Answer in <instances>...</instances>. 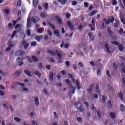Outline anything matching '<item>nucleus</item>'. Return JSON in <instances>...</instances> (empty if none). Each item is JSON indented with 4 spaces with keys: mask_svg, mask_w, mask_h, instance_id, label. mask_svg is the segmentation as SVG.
<instances>
[{
    "mask_svg": "<svg viewBox=\"0 0 125 125\" xmlns=\"http://www.w3.org/2000/svg\"><path fill=\"white\" fill-rule=\"evenodd\" d=\"M56 53L57 56H58V63H62L63 60L61 58H62V55H61L60 52L59 51L56 50Z\"/></svg>",
    "mask_w": 125,
    "mask_h": 125,
    "instance_id": "f257e3e1",
    "label": "nucleus"
},
{
    "mask_svg": "<svg viewBox=\"0 0 125 125\" xmlns=\"http://www.w3.org/2000/svg\"><path fill=\"white\" fill-rule=\"evenodd\" d=\"M115 21V18L113 16L110 17L108 21H107V20L105 19V23L106 25H110V23H113Z\"/></svg>",
    "mask_w": 125,
    "mask_h": 125,
    "instance_id": "f03ea898",
    "label": "nucleus"
},
{
    "mask_svg": "<svg viewBox=\"0 0 125 125\" xmlns=\"http://www.w3.org/2000/svg\"><path fill=\"white\" fill-rule=\"evenodd\" d=\"M61 48H63V47H64V48H66V49H68L69 48V44L68 43H65L64 41H62V42L61 44L60 45Z\"/></svg>",
    "mask_w": 125,
    "mask_h": 125,
    "instance_id": "7ed1b4c3",
    "label": "nucleus"
},
{
    "mask_svg": "<svg viewBox=\"0 0 125 125\" xmlns=\"http://www.w3.org/2000/svg\"><path fill=\"white\" fill-rule=\"evenodd\" d=\"M25 54V52L24 51H17L15 52L16 56H21Z\"/></svg>",
    "mask_w": 125,
    "mask_h": 125,
    "instance_id": "20e7f679",
    "label": "nucleus"
},
{
    "mask_svg": "<svg viewBox=\"0 0 125 125\" xmlns=\"http://www.w3.org/2000/svg\"><path fill=\"white\" fill-rule=\"evenodd\" d=\"M21 42L22 43V45L24 46V49H27V48H28V47L29 46V44L27 43V42L24 40L22 41Z\"/></svg>",
    "mask_w": 125,
    "mask_h": 125,
    "instance_id": "39448f33",
    "label": "nucleus"
},
{
    "mask_svg": "<svg viewBox=\"0 0 125 125\" xmlns=\"http://www.w3.org/2000/svg\"><path fill=\"white\" fill-rule=\"evenodd\" d=\"M12 43V41L10 40L8 42V45L9 46L8 47V48L6 50V51H9L10 50V48H11V47H13V45H11Z\"/></svg>",
    "mask_w": 125,
    "mask_h": 125,
    "instance_id": "423d86ee",
    "label": "nucleus"
},
{
    "mask_svg": "<svg viewBox=\"0 0 125 125\" xmlns=\"http://www.w3.org/2000/svg\"><path fill=\"white\" fill-rule=\"evenodd\" d=\"M74 107L76 108V109H80L81 108V107H82V103H75L74 104Z\"/></svg>",
    "mask_w": 125,
    "mask_h": 125,
    "instance_id": "0eeeda50",
    "label": "nucleus"
},
{
    "mask_svg": "<svg viewBox=\"0 0 125 125\" xmlns=\"http://www.w3.org/2000/svg\"><path fill=\"white\" fill-rule=\"evenodd\" d=\"M32 21L33 24H36L39 21V18L37 17H34L32 18Z\"/></svg>",
    "mask_w": 125,
    "mask_h": 125,
    "instance_id": "6e6552de",
    "label": "nucleus"
},
{
    "mask_svg": "<svg viewBox=\"0 0 125 125\" xmlns=\"http://www.w3.org/2000/svg\"><path fill=\"white\" fill-rule=\"evenodd\" d=\"M27 29L31 28V18H30V17H28V18L27 19Z\"/></svg>",
    "mask_w": 125,
    "mask_h": 125,
    "instance_id": "1a4fd4ad",
    "label": "nucleus"
},
{
    "mask_svg": "<svg viewBox=\"0 0 125 125\" xmlns=\"http://www.w3.org/2000/svg\"><path fill=\"white\" fill-rule=\"evenodd\" d=\"M67 0H57L58 2L62 4V5H64L65 3H67Z\"/></svg>",
    "mask_w": 125,
    "mask_h": 125,
    "instance_id": "9d476101",
    "label": "nucleus"
},
{
    "mask_svg": "<svg viewBox=\"0 0 125 125\" xmlns=\"http://www.w3.org/2000/svg\"><path fill=\"white\" fill-rule=\"evenodd\" d=\"M55 18L58 24H59V25H61V24L62 23V21H61V19H60V17H58V16H56Z\"/></svg>",
    "mask_w": 125,
    "mask_h": 125,
    "instance_id": "9b49d317",
    "label": "nucleus"
},
{
    "mask_svg": "<svg viewBox=\"0 0 125 125\" xmlns=\"http://www.w3.org/2000/svg\"><path fill=\"white\" fill-rule=\"evenodd\" d=\"M67 25H68L69 28H70V29L71 30H73V23L72 22H71V21H67Z\"/></svg>",
    "mask_w": 125,
    "mask_h": 125,
    "instance_id": "f8f14e48",
    "label": "nucleus"
},
{
    "mask_svg": "<svg viewBox=\"0 0 125 125\" xmlns=\"http://www.w3.org/2000/svg\"><path fill=\"white\" fill-rule=\"evenodd\" d=\"M41 17H42L43 18H46L47 17V15L45 12H42L40 14Z\"/></svg>",
    "mask_w": 125,
    "mask_h": 125,
    "instance_id": "ddd939ff",
    "label": "nucleus"
},
{
    "mask_svg": "<svg viewBox=\"0 0 125 125\" xmlns=\"http://www.w3.org/2000/svg\"><path fill=\"white\" fill-rule=\"evenodd\" d=\"M48 52L50 54V55H51V56H55V55H56V52L52 50H48Z\"/></svg>",
    "mask_w": 125,
    "mask_h": 125,
    "instance_id": "4468645a",
    "label": "nucleus"
},
{
    "mask_svg": "<svg viewBox=\"0 0 125 125\" xmlns=\"http://www.w3.org/2000/svg\"><path fill=\"white\" fill-rule=\"evenodd\" d=\"M34 102L36 106H39V98L38 97H35Z\"/></svg>",
    "mask_w": 125,
    "mask_h": 125,
    "instance_id": "2eb2a0df",
    "label": "nucleus"
},
{
    "mask_svg": "<svg viewBox=\"0 0 125 125\" xmlns=\"http://www.w3.org/2000/svg\"><path fill=\"white\" fill-rule=\"evenodd\" d=\"M105 47L107 52H108V53H111V51H110V47L109 45H108V44H105Z\"/></svg>",
    "mask_w": 125,
    "mask_h": 125,
    "instance_id": "dca6fc26",
    "label": "nucleus"
},
{
    "mask_svg": "<svg viewBox=\"0 0 125 125\" xmlns=\"http://www.w3.org/2000/svg\"><path fill=\"white\" fill-rule=\"evenodd\" d=\"M47 23H48L49 26H50V27H51V28L52 29H53V30H54V29H55V27L54 26V25H53V24L51 23L50 21H48Z\"/></svg>",
    "mask_w": 125,
    "mask_h": 125,
    "instance_id": "f3484780",
    "label": "nucleus"
},
{
    "mask_svg": "<svg viewBox=\"0 0 125 125\" xmlns=\"http://www.w3.org/2000/svg\"><path fill=\"white\" fill-rule=\"evenodd\" d=\"M88 36L90 39V40H91V41H93V40H94V35H93V34H92L91 32H89L88 33Z\"/></svg>",
    "mask_w": 125,
    "mask_h": 125,
    "instance_id": "a211bd4d",
    "label": "nucleus"
},
{
    "mask_svg": "<svg viewBox=\"0 0 125 125\" xmlns=\"http://www.w3.org/2000/svg\"><path fill=\"white\" fill-rule=\"evenodd\" d=\"M24 73L25 74V75H26L27 76H28V77H29L30 78L32 77V74H31V72H30L29 71L25 70Z\"/></svg>",
    "mask_w": 125,
    "mask_h": 125,
    "instance_id": "6ab92c4d",
    "label": "nucleus"
},
{
    "mask_svg": "<svg viewBox=\"0 0 125 125\" xmlns=\"http://www.w3.org/2000/svg\"><path fill=\"white\" fill-rule=\"evenodd\" d=\"M35 40L37 41V42H41V40H42V36H36Z\"/></svg>",
    "mask_w": 125,
    "mask_h": 125,
    "instance_id": "aec40b11",
    "label": "nucleus"
},
{
    "mask_svg": "<svg viewBox=\"0 0 125 125\" xmlns=\"http://www.w3.org/2000/svg\"><path fill=\"white\" fill-rule=\"evenodd\" d=\"M120 25V21L116 20V23H114V27L115 28H118Z\"/></svg>",
    "mask_w": 125,
    "mask_h": 125,
    "instance_id": "412c9836",
    "label": "nucleus"
},
{
    "mask_svg": "<svg viewBox=\"0 0 125 125\" xmlns=\"http://www.w3.org/2000/svg\"><path fill=\"white\" fill-rule=\"evenodd\" d=\"M94 87V85L92 84L89 86V88L87 89L88 92H90L93 88Z\"/></svg>",
    "mask_w": 125,
    "mask_h": 125,
    "instance_id": "4be33fe9",
    "label": "nucleus"
},
{
    "mask_svg": "<svg viewBox=\"0 0 125 125\" xmlns=\"http://www.w3.org/2000/svg\"><path fill=\"white\" fill-rule=\"evenodd\" d=\"M75 83H76V84L77 85V89H78V90H80V82L79 81V80H76Z\"/></svg>",
    "mask_w": 125,
    "mask_h": 125,
    "instance_id": "5701e85b",
    "label": "nucleus"
},
{
    "mask_svg": "<svg viewBox=\"0 0 125 125\" xmlns=\"http://www.w3.org/2000/svg\"><path fill=\"white\" fill-rule=\"evenodd\" d=\"M23 28V26L21 25L20 24H17L16 27H15V29L16 30L17 29L19 28V30H21V29Z\"/></svg>",
    "mask_w": 125,
    "mask_h": 125,
    "instance_id": "b1692460",
    "label": "nucleus"
},
{
    "mask_svg": "<svg viewBox=\"0 0 125 125\" xmlns=\"http://www.w3.org/2000/svg\"><path fill=\"white\" fill-rule=\"evenodd\" d=\"M22 60H23V58H21L20 57H18L16 60V62L17 63H20Z\"/></svg>",
    "mask_w": 125,
    "mask_h": 125,
    "instance_id": "393cba45",
    "label": "nucleus"
},
{
    "mask_svg": "<svg viewBox=\"0 0 125 125\" xmlns=\"http://www.w3.org/2000/svg\"><path fill=\"white\" fill-rule=\"evenodd\" d=\"M34 75H35L36 76H37L38 78H41V73L38 71H35L34 72Z\"/></svg>",
    "mask_w": 125,
    "mask_h": 125,
    "instance_id": "a878e982",
    "label": "nucleus"
},
{
    "mask_svg": "<svg viewBox=\"0 0 125 125\" xmlns=\"http://www.w3.org/2000/svg\"><path fill=\"white\" fill-rule=\"evenodd\" d=\"M118 48L120 50V51L123 52V50H124V47L123 46V44H120Z\"/></svg>",
    "mask_w": 125,
    "mask_h": 125,
    "instance_id": "bb28decb",
    "label": "nucleus"
},
{
    "mask_svg": "<svg viewBox=\"0 0 125 125\" xmlns=\"http://www.w3.org/2000/svg\"><path fill=\"white\" fill-rule=\"evenodd\" d=\"M54 34L55 36H57L58 38H59V31L58 30H55L54 31Z\"/></svg>",
    "mask_w": 125,
    "mask_h": 125,
    "instance_id": "cd10ccee",
    "label": "nucleus"
},
{
    "mask_svg": "<svg viewBox=\"0 0 125 125\" xmlns=\"http://www.w3.org/2000/svg\"><path fill=\"white\" fill-rule=\"evenodd\" d=\"M70 88L71 89V92L73 94L75 93V90H76V87H74L73 86H70Z\"/></svg>",
    "mask_w": 125,
    "mask_h": 125,
    "instance_id": "c85d7f7f",
    "label": "nucleus"
},
{
    "mask_svg": "<svg viewBox=\"0 0 125 125\" xmlns=\"http://www.w3.org/2000/svg\"><path fill=\"white\" fill-rule=\"evenodd\" d=\"M49 77L50 81H52L53 80V73L51 72L49 74Z\"/></svg>",
    "mask_w": 125,
    "mask_h": 125,
    "instance_id": "c756f323",
    "label": "nucleus"
},
{
    "mask_svg": "<svg viewBox=\"0 0 125 125\" xmlns=\"http://www.w3.org/2000/svg\"><path fill=\"white\" fill-rule=\"evenodd\" d=\"M21 3H22V0H19L17 4V7H20V6H21Z\"/></svg>",
    "mask_w": 125,
    "mask_h": 125,
    "instance_id": "7c9ffc66",
    "label": "nucleus"
},
{
    "mask_svg": "<svg viewBox=\"0 0 125 125\" xmlns=\"http://www.w3.org/2000/svg\"><path fill=\"white\" fill-rule=\"evenodd\" d=\"M110 117L111 119H116V114L114 113L111 112L110 113Z\"/></svg>",
    "mask_w": 125,
    "mask_h": 125,
    "instance_id": "2f4dec72",
    "label": "nucleus"
},
{
    "mask_svg": "<svg viewBox=\"0 0 125 125\" xmlns=\"http://www.w3.org/2000/svg\"><path fill=\"white\" fill-rule=\"evenodd\" d=\"M120 109H121V110L122 111V112H123V113H125V106L124 105L122 104L121 105Z\"/></svg>",
    "mask_w": 125,
    "mask_h": 125,
    "instance_id": "473e14b6",
    "label": "nucleus"
},
{
    "mask_svg": "<svg viewBox=\"0 0 125 125\" xmlns=\"http://www.w3.org/2000/svg\"><path fill=\"white\" fill-rule=\"evenodd\" d=\"M22 70H20L19 71H17L15 72V75L16 76H17V77H18V76H20V75H21V74H22Z\"/></svg>",
    "mask_w": 125,
    "mask_h": 125,
    "instance_id": "72a5a7b5",
    "label": "nucleus"
},
{
    "mask_svg": "<svg viewBox=\"0 0 125 125\" xmlns=\"http://www.w3.org/2000/svg\"><path fill=\"white\" fill-rule=\"evenodd\" d=\"M111 43L113 45H119V42L117 41H112Z\"/></svg>",
    "mask_w": 125,
    "mask_h": 125,
    "instance_id": "f704fd0d",
    "label": "nucleus"
},
{
    "mask_svg": "<svg viewBox=\"0 0 125 125\" xmlns=\"http://www.w3.org/2000/svg\"><path fill=\"white\" fill-rule=\"evenodd\" d=\"M96 91L99 94V93H100V91H99V85H97L96 86Z\"/></svg>",
    "mask_w": 125,
    "mask_h": 125,
    "instance_id": "c9c22d12",
    "label": "nucleus"
},
{
    "mask_svg": "<svg viewBox=\"0 0 125 125\" xmlns=\"http://www.w3.org/2000/svg\"><path fill=\"white\" fill-rule=\"evenodd\" d=\"M43 7H44L45 10H47L48 9V4L47 3H45L43 5Z\"/></svg>",
    "mask_w": 125,
    "mask_h": 125,
    "instance_id": "e433bc0d",
    "label": "nucleus"
},
{
    "mask_svg": "<svg viewBox=\"0 0 125 125\" xmlns=\"http://www.w3.org/2000/svg\"><path fill=\"white\" fill-rule=\"evenodd\" d=\"M37 32L39 34H42V33L43 32V29H42V28L38 29H37Z\"/></svg>",
    "mask_w": 125,
    "mask_h": 125,
    "instance_id": "4c0bfd02",
    "label": "nucleus"
},
{
    "mask_svg": "<svg viewBox=\"0 0 125 125\" xmlns=\"http://www.w3.org/2000/svg\"><path fill=\"white\" fill-rule=\"evenodd\" d=\"M69 77L72 80V82L75 83V79H74V77L73 76V75L71 74H69Z\"/></svg>",
    "mask_w": 125,
    "mask_h": 125,
    "instance_id": "58836bf2",
    "label": "nucleus"
},
{
    "mask_svg": "<svg viewBox=\"0 0 125 125\" xmlns=\"http://www.w3.org/2000/svg\"><path fill=\"white\" fill-rule=\"evenodd\" d=\"M14 121H15L16 122H17V123H19V122H20V119L19 118H18V117H15L14 118Z\"/></svg>",
    "mask_w": 125,
    "mask_h": 125,
    "instance_id": "ea45409f",
    "label": "nucleus"
},
{
    "mask_svg": "<svg viewBox=\"0 0 125 125\" xmlns=\"http://www.w3.org/2000/svg\"><path fill=\"white\" fill-rule=\"evenodd\" d=\"M32 58L34 62H38V58L36 56H33Z\"/></svg>",
    "mask_w": 125,
    "mask_h": 125,
    "instance_id": "a19ab883",
    "label": "nucleus"
},
{
    "mask_svg": "<svg viewBox=\"0 0 125 125\" xmlns=\"http://www.w3.org/2000/svg\"><path fill=\"white\" fill-rule=\"evenodd\" d=\"M38 67L40 70H42V69H43V66H42V63H39Z\"/></svg>",
    "mask_w": 125,
    "mask_h": 125,
    "instance_id": "79ce46f5",
    "label": "nucleus"
},
{
    "mask_svg": "<svg viewBox=\"0 0 125 125\" xmlns=\"http://www.w3.org/2000/svg\"><path fill=\"white\" fill-rule=\"evenodd\" d=\"M77 56H79V55H81V56H83L84 54L83 53L82 51H79L78 53H76Z\"/></svg>",
    "mask_w": 125,
    "mask_h": 125,
    "instance_id": "37998d69",
    "label": "nucleus"
},
{
    "mask_svg": "<svg viewBox=\"0 0 125 125\" xmlns=\"http://www.w3.org/2000/svg\"><path fill=\"white\" fill-rule=\"evenodd\" d=\"M18 85H19L20 86H21V87H24L25 86V84L23 83H17Z\"/></svg>",
    "mask_w": 125,
    "mask_h": 125,
    "instance_id": "c03bdc74",
    "label": "nucleus"
},
{
    "mask_svg": "<svg viewBox=\"0 0 125 125\" xmlns=\"http://www.w3.org/2000/svg\"><path fill=\"white\" fill-rule=\"evenodd\" d=\"M97 73L98 77H100L101 76V70L100 69H98Z\"/></svg>",
    "mask_w": 125,
    "mask_h": 125,
    "instance_id": "a18cd8bd",
    "label": "nucleus"
},
{
    "mask_svg": "<svg viewBox=\"0 0 125 125\" xmlns=\"http://www.w3.org/2000/svg\"><path fill=\"white\" fill-rule=\"evenodd\" d=\"M33 3L34 6H36V5H38V0H33Z\"/></svg>",
    "mask_w": 125,
    "mask_h": 125,
    "instance_id": "49530a36",
    "label": "nucleus"
},
{
    "mask_svg": "<svg viewBox=\"0 0 125 125\" xmlns=\"http://www.w3.org/2000/svg\"><path fill=\"white\" fill-rule=\"evenodd\" d=\"M95 14H96V11H93L91 13H90L89 16H93Z\"/></svg>",
    "mask_w": 125,
    "mask_h": 125,
    "instance_id": "de8ad7c7",
    "label": "nucleus"
},
{
    "mask_svg": "<svg viewBox=\"0 0 125 125\" xmlns=\"http://www.w3.org/2000/svg\"><path fill=\"white\" fill-rule=\"evenodd\" d=\"M108 106L109 108H111V107H112V102L111 101H108Z\"/></svg>",
    "mask_w": 125,
    "mask_h": 125,
    "instance_id": "09e8293b",
    "label": "nucleus"
},
{
    "mask_svg": "<svg viewBox=\"0 0 125 125\" xmlns=\"http://www.w3.org/2000/svg\"><path fill=\"white\" fill-rule=\"evenodd\" d=\"M37 45V42L36 41H34L31 43V46H36Z\"/></svg>",
    "mask_w": 125,
    "mask_h": 125,
    "instance_id": "8fccbe9b",
    "label": "nucleus"
},
{
    "mask_svg": "<svg viewBox=\"0 0 125 125\" xmlns=\"http://www.w3.org/2000/svg\"><path fill=\"white\" fill-rule=\"evenodd\" d=\"M97 114L98 115V118H101V114L100 113V111L97 110Z\"/></svg>",
    "mask_w": 125,
    "mask_h": 125,
    "instance_id": "3c124183",
    "label": "nucleus"
},
{
    "mask_svg": "<svg viewBox=\"0 0 125 125\" xmlns=\"http://www.w3.org/2000/svg\"><path fill=\"white\" fill-rule=\"evenodd\" d=\"M78 110H79V112L80 113H83V111H84V109H83V108L81 107L80 108L78 109Z\"/></svg>",
    "mask_w": 125,
    "mask_h": 125,
    "instance_id": "603ef678",
    "label": "nucleus"
},
{
    "mask_svg": "<svg viewBox=\"0 0 125 125\" xmlns=\"http://www.w3.org/2000/svg\"><path fill=\"white\" fill-rule=\"evenodd\" d=\"M124 30H123L122 28L120 29L119 31V35H123V33L124 34Z\"/></svg>",
    "mask_w": 125,
    "mask_h": 125,
    "instance_id": "864d4df0",
    "label": "nucleus"
},
{
    "mask_svg": "<svg viewBox=\"0 0 125 125\" xmlns=\"http://www.w3.org/2000/svg\"><path fill=\"white\" fill-rule=\"evenodd\" d=\"M27 60L28 62H29L30 63H33V61H32V59H31V57H27Z\"/></svg>",
    "mask_w": 125,
    "mask_h": 125,
    "instance_id": "5fc2aeb1",
    "label": "nucleus"
},
{
    "mask_svg": "<svg viewBox=\"0 0 125 125\" xmlns=\"http://www.w3.org/2000/svg\"><path fill=\"white\" fill-rule=\"evenodd\" d=\"M106 73V75L108 76V77L111 78V75H110V71L107 70Z\"/></svg>",
    "mask_w": 125,
    "mask_h": 125,
    "instance_id": "6e6d98bb",
    "label": "nucleus"
},
{
    "mask_svg": "<svg viewBox=\"0 0 125 125\" xmlns=\"http://www.w3.org/2000/svg\"><path fill=\"white\" fill-rule=\"evenodd\" d=\"M66 18H70L71 17V14L69 13H66Z\"/></svg>",
    "mask_w": 125,
    "mask_h": 125,
    "instance_id": "4d7b16f0",
    "label": "nucleus"
},
{
    "mask_svg": "<svg viewBox=\"0 0 125 125\" xmlns=\"http://www.w3.org/2000/svg\"><path fill=\"white\" fill-rule=\"evenodd\" d=\"M84 5L85 7H86V8H87L89 6V4H88V2H85L84 3Z\"/></svg>",
    "mask_w": 125,
    "mask_h": 125,
    "instance_id": "13d9d810",
    "label": "nucleus"
},
{
    "mask_svg": "<svg viewBox=\"0 0 125 125\" xmlns=\"http://www.w3.org/2000/svg\"><path fill=\"white\" fill-rule=\"evenodd\" d=\"M56 84L57 86H59V87H61V86H62V84H61V83L57 82Z\"/></svg>",
    "mask_w": 125,
    "mask_h": 125,
    "instance_id": "bf43d9fd",
    "label": "nucleus"
},
{
    "mask_svg": "<svg viewBox=\"0 0 125 125\" xmlns=\"http://www.w3.org/2000/svg\"><path fill=\"white\" fill-rule=\"evenodd\" d=\"M79 65L80 66V67H81V68H84V65H83V63H82V62H79Z\"/></svg>",
    "mask_w": 125,
    "mask_h": 125,
    "instance_id": "052dcab7",
    "label": "nucleus"
},
{
    "mask_svg": "<svg viewBox=\"0 0 125 125\" xmlns=\"http://www.w3.org/2000/svg\"><path fill=\"white\" fill-rule=\"evenodd\" d=\"M0 89H1L2 90H4L5 89V88H4V86L0 84Z\"/></svg>",
    "mask_w": 125,
    "mask_h": 125,
    "instance_id": "680f3d73",
    "label": "nucleus"
},
{
    "mask_svg": "<svg viewBox=\"0 0 125 125\" xmlns=\"http://www.w3.org/2000/svg\"><path fill=\"white\" fill-rule=\"evenodd\" d=\"M77 121H78L79 123H82V118L80 117H77Z\"/></svg>",
    "mask_w": 125,
    "mask_h": 125,
    "instance_id": "e2e57ef3",
    "label": "nucleus"
},
{
    "mask_svg": "<svg viewBox=\"0 0 125 125\" xmlns=\"http://www.w3.org/2000/svg\"><path fill=\"white\" fill-rule=\"evenodd\" d=\"M23 91H24V92H28V91H29V89H28L27 88L24 87L23 89Z\"/></svg>",
    "mask_w": 125,
    "mask_h": 125,
    "instance_id": "0e129e2a",
    "label": "nucleus"
},
{
    "mask_svg": "<svg viewBox=\"0 0 125 125\" xmlns=\"http://www.w3.org/2000/svg\"><path fill=\"white\" fill-rule=\"evenodd\" d=\"M119 96L120 99H121V100H123V94H122V93H120L119 94Z\"/></svg>",
    "mask_w": 125,
    "mask_h": 125,
    "instance_id": "69168bd1",
    "label": "nucleus"
},
{
    "mask_svg": "<svg viewBox=\"0 0 125 125\" xmlns=\"http://www.w3.org/2000/svg\"><path fill=\"white\" fill-rule=\"evenodd\" d=\"M122 83H123V84L124 86H125V78H123L122 79Z\"/></svg>",
    "mask_w": 125,
    "mask_h": 125,
    "instance_id": "338daca9",
    "label": "nucleus"
},
{
    "mask_svg": "<svg viewBox=\"0 0 125 125\" xmlns=\"http://www.w3.org/2000/svg\"><path fill=\"white\" fill-rule=\"evenodd\" d=\"M121 23H123V25H125V19H121Z\"/></svg>",
    "mask_w": 125,
    "mask_h": 125,
    "instance_id": "774afa93",
    "label": "nucleus"
}]
</instances>
